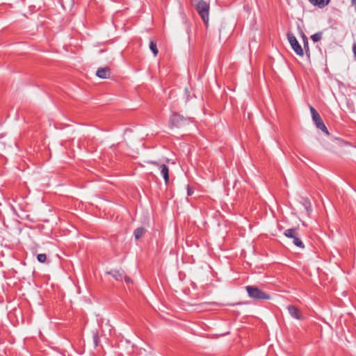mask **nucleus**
Masks as SVG:
<instances>
[{"instance_id":"obj_21","label":"nucleus","mask_w":356,"mask_h":356,"mask_svg":"<svg viewBox=\"0 0 356 356\" xmlns=\"http://www.w3.org/2000/svg\"><path fill=\"white\" fill-rule=\"evenodd\" d=\"M194 191L193 188H191L188 185L187 186V195L188 196H191L192 195V194L193 193Z\"/></svg>"},{"instance_id":"obj_16","label":"nucleus","mask_w":356,"mask_h":356,"mask_svg":"<svg viewBox=\"0 0 356 356\" xmlns=\"http://www.w3.org/2000/svg\"><path fill=\"white\" fill-rule=\"evenodd\" d=\"M293 243L295 245H296L297 247H299L300 248H305V245H304V243H302V241L299 238L298 236L297 235L294 238H293Z\"/></svg>"},{"instance_id":"obj_12","label":"nucleus","mask_w":356,"mask_h":356,"mask_svg":"<svg viewBox=\"0 0 356 356\" xmlns=\"http://www.w3.org/2000/svg\"><path fill=\"white\" fill-rule=\"evenodd\" d=\"M146 229L144 227H138L134 231V236L136 239H139L145 234Z\"/></svg>"},{"instance_id":"obj_4","label":"nucleus","mask_w":356,"mask_h":356,"mask_svg":"<svg viewBox=\"0 0 356 356\" xmlns=\"http://www.w3.org/2000/svg\"><path fill=\"white\" fill-rule=\"evenodd\" d=\"M188 120L177 113H173L170 118V127H181L188 122Z\"/></svg>"},{"instance_id":"obj_8","label":"nucleus","mask_w":356,"mask_h":356,"mask_svg":"<svg viewBox=\"0 0 356 356\" xmlns=\"http://www.w3.org/2000/svg\"><path fill=\"white\" fill-rule=\"evenodd\" d=\"M149 163L159 166L161 170V174L163 176L165 182L167 184L169 181V170L167 165L162 164L159 165L156 161H149Z\"/></svg>"},{"instance_id":"obj_6","label":"nucleus","mask_w":356,"mask_h":356,"mask_svg":"<svg viewBox=\"0 0 356 356\" xmlns=\"http://www.w3.org/2000/svg\"><path fill=\"white\" fill-rule=\"evenodd\" d=\"M108 274L111 275L117 281L124 280L127 283L131 282V278L125 275L122 270H111L110 272H108Z\"/></svg>"},{"instance_id":"obj_5","label":"nucleus","mask_w":356,"mask_h":356,"mask_svg":"<svg viewBox=\"0 0 356 356\" xmlns=\"http://www.w3.org/2000/svg\"><path fill=\"white\" fill-rule=\"evenodd\" d=\"M287 39L291 44V48L298 56H302L304 54L303 49L296 38L292 33H287Z\"/></svg>"},{"instance_id":"obj_14","label":"nucleus","mask_w":356,"mask_h":356,"mask_svg":"<svg viewBox=\"0 0 356 356\" xmlns=\"http://www.w3.org/2000/svg\"><path fill=\"white\" fill-rule=\"evenodd\" d=\"M149 49L152 51V52L153 53L154 56H156L158 54V49H157L156 44L155 42L151 41L149 42Z\"/></svg>"},{"instance_id":"obj_15","label":"nucleus","mask_w":356,"mask_h":356,"mask_svg":"<svg viewBox=\"0 0 356 356\" xmlns=\"http://www.w3.org/2000/svg\"><path fill=\"white\" fill-rule=\"evenodd\" d=\"M323 33L322 32H318L314 34H313L311 36V39L313 40V42H316L320 41L322 39Z\"/></svg>"},{"instance_id":"obj_13","label":"nucleus","mask_w":356,"mask_h":356,"mask_svg":"<svg viewBox=\"0 0 356 356\" xmlns=\"http://www.w3.org/2000/svg\"><path fill=\"white\" fill-rule=\"evenodd\" d=\"M300 204L306 211L307 213L309 215L312 210L311 202H300Z\"/></svg>"},{"instance_id":"obj_11","label":"nucleus","mask_w":356,"mask_h":356,"mask_svg":"<svg viewBox=\"0 0 356 356\" xmlns=\"http://www.w3.org/2000/svg\"><path fill=\"white\" fill-rule=\"evenodd\" d=\"M284 234L285 236H286L287 238H294L298 234L297 233V229H295V228H292V229H286L284 232Z\"/></svg>"},{"instance_id":"obj_22","label":"nucleus","mask_w":356,"mask_h":356,"mask_svg":"<svg viewBox=\"0 0 356 356\" xmlns=\"http://www.w3.org/2000/svg\"><path fill=\"white\" fill-rule=\"evenodd\" d=\"M352 5L355 7V10L356 12V0H351Z\"/></svg>"},{"instance_id":"obj_10","label":"nucleus","mask_w":356,"mask_h":356,"mask_svg":"<svg viewBox=\"0 0 356 356\" xmlns=\"http://www.w3.org/2000/svg\"><path fill=\"white\" fill-rule=\"evenodd\" d=\"M111 74L110 68L108 67H100L96 72V75L100 79L108 78Z\"/></svg>"},{"instance_id":"obj_17","label":"nucleus","mask_w":356,"mask_h":356,"mask_svg":"<svg viewBox=\"0 0 356 356\" xmlns=\"http://www.w3.org/2000/svg\"><path fill=\"white\" fill-rule=\"evenodd\" d=\"M302 38L304 48L305 49L306 53L309 52L308 39H307V36L303 33H302Z\"/></svg>"},{"instance_id":"obj_18","label":"nucleus","mask_w":356,"mask_h":356,"mask_svg":"<svg viewBox=\"0 0 356 356\" xmlns=\"http://www.w3.org/2000/svg\"><path fill=\"white\" fill-rule=\"evenodd\" d=\"M37 259L40 263H44L47 260V255L46 254H38L37 255Z\"/></svg>"},{"instance_id":"obj_2","label":"nucleus","mask_w":356,"mask_h":356,"mask_svg":"<svg viewBox=\"0 0 356 356\" xmlns=\"http://www.w3.org/2000/svg\"><path fill=\"white\" fill-rule=\"evenodd\" d=\"M209 4L204 1H199L196 6L198 14L207 26L209 23Z\"/></svg>"},{"instance_id":"obj_24","label":"nucleus","mask_w":356,"mask_h":356,"mask_svg":"<svg viewBox=\"0 0 356 356\" xmlns=\"http://www.w3.org/2000/svg\"><path fill=\"white\" fill-rule=\"evenodd\" d=\"M355 49H356V44H355L353 46V50H354L355 54H356Z\"/></svg>"},{"instance_id":"obj_1","label":"nucleus","mask_w":356,"mask_h":356,"mask_svg":"<svg viewBox=\"0 0 356 356\" xmlns=\"http://www.w3.org/2000/svg\"><path fill=\"white\" fill-rule=\"evenodd\" d=\"M245 290L248 296L256 300H269L270 296L255 286H246Z\"/></svg>"},{"instance_id":"obj_9","label":"nucleus","mask_w":356,"mask_h":356,"mask_svg":"<svg viewBox=\"0 0 356 356\" xmlns=\"http://www.w3.org/2000/svg\"><path fill=\"white\" fill-rule=\"evenodd\" d=\"M16 204H10V207L15 214L19 217L22 218V214L24 211H26V209L24 206H22V204L19 202H15Z\"/></svg>"},{"instance_id":"obj_20","label":"nucleus","mask_w":356,"mask_h":356,"mask_svg":"<svg viewBox=\"0 0 356 356\" xmlns=\"http://www.w3.org/2000/svg\"><path fill=\"white\" fill-rule=\"evenodd\" d=\"M92 338H93V341H94L95 346H97L99 341V334L97 332L93 333Z\"/></svg>"},{"instance_id":"obj_7","label":"nucleus","mask_w":356,"mask_h":356,"mask_svg":"<svg viewBox=\"0 0 356 356\" xmlns=\"http://www.w3.org/2000/svg\"><path fill=\"white\" fill-rule=\"evenodd\" d=\"M291 316L298 321H302L305 319V316L301 311L295 305H290L286 307Z\"/></svg>"},{"instance_id":"obj_23","label":"nucleus","mask_w":356,"mask_h":356,"mask_svg":"<svg viewBox=\"0 0 356 356\" xmlns=\"http://www.w3.org/2000/svg\"><path fill=\"white\" fill-rule=\"evenodd\" d=\"M309 1L314 6H316L317 0H309Z\"/></svg>"},{"instance_id":"obj_3","label":"nucleus","mask_w":356,"mask_h":356,"mask_svg":"<svg viewBox=\"0 0 356 356\" xmlns=\"http://www.w3.org/2000/svg\"><path fill=\"white\" fill-rule=\"evenodd\" d=\"M309 109L311 111L312 120L314 122L316 127L325 132L327 135H329V132L318 112L312 106H309Z\"/></svg>"},{"instance_id":"obj_19","label":"nucleus","mask_w":356,"mask_h":356,"mask_svg":"<svg viewBox=\"0 0 356 356\" xmlns=\"http://www.w3.org/2000/svg\"><path fill=\"white\" fill-rule=\"evenodd\" d=\"M330 0H317L316 6L319 8H323L329 3Z\"/></svg>"}]
</instances>
